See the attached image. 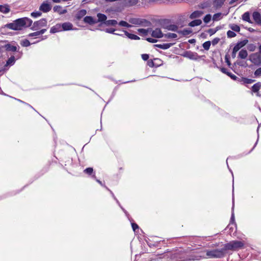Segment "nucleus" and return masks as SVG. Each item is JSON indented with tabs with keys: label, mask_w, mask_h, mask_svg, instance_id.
Listing matches in <instances>:
<instances>
[{
	"label": "nucleus",
	"mask_w": 261,
	"mask_h": 261,
	"mask_svg": "<svg viewBox=\"0 0 261 261\" xmlns=\"http://www.w3.org/2000/svg\"><path fill=\"white\" fill-rule=\"evenodd\" d=\"M33 21L28 18L23 17L17 19L13 22L7 23L6 27L13 30H21L23 28H28L31 26Z\"/></svg>",
	"instance_id": "f257e3e1"
},
{
	"label": "nucleus",
	"mask_w": 261,
	"mask_h": 261,
	"mask_svg": "<svg viewBox=\"0 0 261 261\" xmlns=\"http://www.w3.org/2000/svg\"><path fill=\"white\" fill-rule=\"evenodd\" d=\"M226 249L222 248L221 249H213L207 250L206 255L207 258H220L224 256L225 253Z\"/></svg>",
	"instance_id": "f03ea898"
},
{
	"label": "nucleus",
	"mask_w": 261,
	"mask_h": 261,
	"mask_svg": "<svg viewBox=\"0 0 261 261\" xmlns=\"http://www.w3.org/2000/svg\"><path fill=\"white\" fill-rule=\"evenodd\" d=\"M249 60L255 65L260 66L261 65V56L257 53L251 54L249 57Z\"/></svg>",
	"instance_id": "7ed1b4c3"
},
{
	"label": "nucleus",
	"mask_w": 261,
	"mask_h": 261,
	"mask_svg": "<svg viewBox=\"0 0 261 261\" xmlns=\"http://www.w3.org/2000/svg\"><path fill=\"white\" fill-rule=\"evenodd\" d=\"M47 25V20L45 18H42L38 21H35L31 28V29L34 31L39 30L42 27H46Z\"/></svg>",
	"instance_id": "20e7f679"
},
{
	"label": "nucleus",
	"mask_w": 261,
	"mask_h": 261,
	"mask_svg": "<svg viewBox=\"0 0 261 261\" xmlns=\"http://www.w3.org/2000/svg\"><path fill=\"white\" fill-rule=\"evenodd\" d=\"M244 245V243L240 241H232L229 242V250H238L241 248Z\"/></svg>",
	"instance_id": "39448f33"
},
{
	"label": "nucleus",
	"mask_w": 261,
	"mask_h": 261,
	"mask_svg": "<svg viewBox=\"0 0 261 261\" xmlns=\"http://www.w3.org/2000/svg\"><path fill=\"white\" fill-rule=\"evenodd\" d=\"M51 9L50 3L48 0L44 1L39 7V10L44 13L49 12Z\"/></svg>",
	"instance_id": "423d86ee"
},
{
	"label": "nucleus",
	"mask_w": 261,
	"mask_h": 261,
	"mask_svg": "<svg viewBox=\"0 0 261 261\" xmlns=\"http://www.w3.org/2000/svg\"><path fill=\"white\" fill-rule=\"evenodd\" d=\"M233 184L232 185V206L231 208V216L230 219V222H229V226L230 225H234L235 229L237 228V225L234 222V196H233Z\"/></svg>",
	"instance_id": "0eeeda50"
},
{
	"label": "nucleus",
	"mask_w": 261,
	"mask_h": 261,
	"mask_svg": "<svg viewBox=\"0 0 261 261\" xmlns=\"http://www.w3.org/2000/svg\"><path fill=\"white\" fill-rule=\"evenodd\" d=\"M14 44H16V45H12L10 43H7L5 45H4L2 47L5 48V49L8 51H12V52H15L17 51V48H19V46L16 44V42H15Z\"/></svg>",
	"instance_id": "6e6552de"
},
{
	"label": "nucleus",
	"mask_w": 261,
	"mask_h": 261,
	"mask_svg": "<svg viewBox=\"0 0 261 261\" xmlns=\"http://www.w3.org/2000/svg\"><path fill=\"white\" fill-rule=\"evenodd\" d=\"M185 57H186L190 59L194 60H197L201 58L200 56H198L197 53H193L192 51H187L185 54Z\"/></svg>",
	"instance_id": "1a4fd4ad"
},
{
	"label": "nucleus",
	"mask_w": 261,
	"mask_h": 261,
	"mask_svg": "<svg viewBox=\"0 0 261 261\" xmlns=\"http://www.w3.org/2000/svg\"><path fill=\"white\" fill-rule=\"evenodd\" d=\"M248 42V40L247 39H245L243 41L238 42L233 47L234 51H239L241 48L246 45Z\"/></svg>",
	"instance_id": "9d476101"
},
{
	"label": "nucleus",
	"mask_w": 261,
	"mask_h": 261,
	"mask_svg": "<svg viewBox=\"0 0 261 261\" xmlns=\"http://www.w3.org/2000/svg\"><path fill=\"white\" fill-rule=\"evenodd\" d=\"M252 17L257 24L261 25V15L258 12H254L252 14Z\"/></svg>",
	"instance_id": "9b49d317"
},
{
	"label": "nucleus",
	"mask_w": 261,
	"mask_h": 261,
	"mask_svg": "<svg viewBox=\"0 0 261 261\" xmlns=\"http://www.w3.org/2000/svg\"><path fill=\"white\" fill-rule=\"evenodd\" d=\"M203 14V12L201 11H198V10L195 11L194 12H193V13H192L190 14L189 18L191 19L198 18L200 17Z\"/></svg>",
	"instance_id": "f8f14e48"
},
{
	"label": "nucleus",
	"mask_w": 261,
	"mask_h": 261,
	"mask_svg": "<svg viewBox=\"0 0 261 261\" xmlns=\"http://www.w3.org/2000/svg\"><path fill=\"white\" fill-rule=\"evenodd\" d=\"M151 36L155 38H160L163 37V34L161 29L157 28L152 31Z\"/></svg>",
	"instance_id": "ddd939ff"
},
{
	"label": "nucleus",
	"mask_w": 261,
	"mask_h": 261,
	"mask_svg": "<svg viewBox=\"0 0 261 261\" xmlns=\"http://www.w3.org/2000/svg\"><path fill=\"white\" fill-rule=\"evenodd\" d=\"M84 21L85 23H88L89 24H93L97 23V20L95 19H94L92 16H86L84 18Z\"/></svg>",
	"instance_id": "4468645a"
},
{
	"label": "nucleus",
	"mask_w": 261,
	"mask_h": 261,
	"mask_svg": "<svg viewBox=\"0 0 261 261\" xmlns=\"http://www.w3.org/2000/svg\"><path fill=\"white\" fill-rule=\"evenodd\" d=\"M61 25L62 30L69 31L72 30L73 25L70 22H64Z\"/></svg>",
	"instance_id": "2eb2a0df"
},
{
	"label": "nucleus",
	"mask_w": 261,
	"mask_h": 261,
	"mask_svg": "<svg viewBox=\"0 0 261 261\" xmlns=\"http://www.w3.org/2000/svg\"><path fill=\"white\" fill-rule=\"evenodd\" d=\"M53 10L55 12L58 13L59 14H64L67 12V10L66 9H63L62 7L60 6H55Z\"/></svg>",
	"instance_id": "dca6fc26"
},
{
	"label": "nucleus",
	"mask_w": 261,
	"mask_h": 261,
	"mask_svg": "<svg viewBox=\"0 0 261 261\" xmlns=\"http://www.w3.org/2000/svg\"><path fill=\"white\" fill-rule=\"evenodd\" d=\"M97 16L98 19L97 20V23L98 22H102L104 24V22L107 21V16L102 13H98L97 14Z\"/></svg>",
	"instance_id": "f3484780"
},
{
	"label": "nucleus",
	"mask_w": 261,
	"mask_h": 261,
	"mask_svg": "<svg viewBox=\"0 0 261 261\" xmlns=\"http://www.w3.org/2000/svg\"><path fill=\"white\" fill-rule=\"evenodd\" d=\"M62 31L61 25L60 24H57L55 26L51 28L50 30V33L54 34Z\"/></svg>",
	"instance_id": "a211bd4d"
},
{
	"label": "nucleus",
	"mask_w": 261,
	"mask_h": 261,
	"mask_svg": "<svg viewBox=\"0 0 261 261\" xmlns=\"http://www.w3.org/2000/svg\"><path fill=\"white\" fill-rule=\"evenodd\" d=\"M248 56V53L246 49H241L238 54V58L241 59H245Z\"/></svg>",
	"instance_id": "6ab92c4d"
},
{
	"label": "nucleus",
	"mask_w": 261,
	"mask_h": 261,
	"mask_svg": "<svg viewBox=\"0 0 261 261\" xmlns=\"http://www.w3.org/2000/svg\"><path fill=\"white\" fill-rule=\"evenodd\" d=\"M242 19L250 23H252V21L250 19V13L249 12H246L242 16Z\"/></svg>",
	"instance_id": "aec40b11"
},
{
	"label": "nucleus",
	"mask_w": 261,
	"mask_h": 261,
	"mask_svg": "<svg viewBox=\"0 0 261 261\" xmlns=\"http://www.w3.org/2000/svg\"><path fill=\"white\" fill-rule=\"evenodd\" d=\"M86 13H87V11L86 10H84V9L81 10L77 12L75 17L77 19L80 20L85 15H86Z\"/></svg>",
	"instance_id": "412c9836"
},
{
	"label": "nucleus",
	"mask_w": 261,
	"mask_h": 261,
	"mask_svg": "<svg viewBox=\"0 0 261 261\" xmlns=\"http://www.w3.org/2000/svg\"><path fill=\"white\" fill-rule=\"evenodd\" d=\"M192 32L191 29H185L182 30L178 31L177 33L182 36H186L190 35Z\"/></svg>",
	"instance_id": "4be33fe9"
},
{
	"label": "nucleus",
	"mask_w": 261,
	"mask_h": 261,
	"mask_svg": "<svg viewBox=\"0 0 261 261\" xmlns=\"http://www.w3.org/2000/svg\"><path fill=\"white\" fill-rule=\"evenodd\" d=\"M172 45L173 44L172 43H163L160 44H156L155 46L161 49H167L170 48Z\"/></svg>",
	"instance_id": "5701e85b"
},
{
	"label": "nucleus",
	"mask_w": 261,
	"mask_h": 261,
	"mask_svg": "<svg viewBox=\"0 0 261 261\" xmlns=\"http://www.w3.org/2000/svg\"><path fill=\"white\" fill-rule=\"evenodd\" d=\"M202 23V21L200 19H195L189 23V26L191 27H194L196 26L200 25Z\"/></svg>",
	"instance_id": "b1692460"
},
{
	"label": "nucleus",
	"mask_w": 261,
	"mask_h": 261,
	"mask_svg": "<svg viewBox=\"0 0 261 261\" xmlns=\"http://www.w3.org/2000/svg\"><path fill=\"white\" fill-rule=\"evenodd\" d=\"M124 34L129 39H133V40H139L140 39V38L135 35V34H130V33H129L128 32H127V31H124Z\"/></svg>",
	"instance_id": "393cba45"
},
{
	"label": "nucleus",
	"mask_w": 261,
	"mask_h": 261,
	"mask_svg": "<svg viewBox=\"0 0 261 261\" xmlns=\"http://www.w3.org/2000/svg\"><path fill=\"white\" fill-rule=\"evenodd\" d=\"M104 24L107 26H115L118 24V22L116 20L111 19L104 22Z\"/></svg>",
	"instance_id": "a878e982"
},
{
	"label": "nucleus",
	"mask_w": 261,
	"mask_h": 261,
	"mask_svg": "<svg viewBox=\"0 0 261 261\" xmlns=\"http://www.w3.org/2000/svg\"><path fill=\"white\" fill-rule=\"evenodd\" d=\"M260 87H261V83L258 82V83H257L254 84L252 86L251 90L254 93L257 92L260 89Z\"/></svg>",
	"instance_id": "bb28decb"
},
{
	"label": "nucleus",
	"mask_w": 261,
	"mask_h": 261,
	"mask_svg": "<svg viewBox=\"0 0 261 261\" xmlns=\"http://www.w3.org/2000/svg\"><path fill=\"white\" fill-rule=\"evenodd\" d=\"M0 12L7 14L10 12V9L7 5H0Z\"/></svg>",
	"instance_id": "cd10ccee"
},
{
	"label": "nucleus",
	"mask_w": 261,
	"mask_h": 261,
	"mask_svg": "<svg viewBox=\"0 0 261 261\" xmlns=\"http://www.w3.org/2000/svg\"><path fill=\"white\" fill-rule=\"evenodd\" d=\"M15 62V60L14 56H12L11 57H10L8 60L7 61L6 64L5 65V66H9V65H13L14 64Z\"/></svg>",
	"instance_id": "c85d7f7f"
},
{
	"label": "nucleus",
	"mask_w": 261,
	"mask_h": 261,
	"mask_svg": "<svg viewBox=\"0 0 261 261\" xmlns=\"http://www.w3.org/2000/svg\"><path fill=\"white\" fill-rule=\"evenodd\" d=\"M20 45L23 47H28L30 45L31 43L28 39H24L20 41Z\"/></svg>",
	"instance_id": "c756f323"
},
{
	"label": "nucleus",
	"mask_w": 261,
	"mask_h": 261,
	"mask_svg": "<svg viewBox=\"0 0 261 261\" xmlns=\"http://www.w3.org/2000/svg\"><path fill=\"white\" fill-rule=\"evenodd\" d=\"M224 1V0H214V5L217 8L220 7L223 4Z\"/></svg>",
	"instance_id": "7c9ffc66"
},
{
	"label": "nucleus",
	"mask_w": 261,
	"mask_h": 261,
	"mask_svg": "<svg viewBox=\"0 0 261 261\" xmlns=\"http://www.w3.org/2000/svg\"><path fill=\"white\" fill-rule=\"evenodd\" d=\"M167 29L172 31H178V27L175 24H170L167 27Z\"/></svg>",
	"instance_id": "2f4dec72"
},
{
	"label": "nucleus",
	"mask_w": 261,
	"mask_h": 261,
	"mask_svg": "<svg viewBox=\"0 0 261 261\" xmlns=\"http://www.w3.org/2000/svg\"><path fill=\"white\" fill-rule=\"evenodd\" d=\"M247 48L250 51H253L255 50L256 45L253 43L248 44L247 46Z\"/></svg>",
	"instance_id": "473e14b6"
},
{
	"label": "nucleus",
	"mask_w": 261,
	"mask_h": 261,
	"mask_svg": "<svg viewBox=\"0 0 261 261\" xmlns=\"http://www.w3.org/2000/svg\"><path fill=\"white\" fill-rule=\"evenodd\" d=\"M211 44V41H207L203 43L202 46L205 50H208L210 49Z\"/></svg>",
	"instance_id": "72a5a7b5"
},
{
	"label": "nucleus",
	"mask_w": 261,
	"mask_h": 261,
	"mask_svg": "<svg viewBox=\"0 0 261 261\" xmlns=\"http://www.w3.org/2000/svg\"><path fill=\"white\" fill-rule=\"evenodd\" d=\"M119 25L122 27H125L126 28H130L132 27V25L128 24L127 22L121 20L119 22Z\"/></svg>",
	"instance_id": "f704fd0d"
},
{
	"label": "nucleus",
	"mask_w": 261,
	"mask_h": 261,
	"mask_svg": "<svg viewBox=\"0 0 261 261\" xmlns=\"http://www.w3.org/2000/svg\"><path fill=\"white\" fill-rule=\"evenodd\" d=\"M138 32L140 34H143L144 35H147L148 33V30L144 29H139L138 30Z\"/></svg>",
	"instance_id": "c9c22d12"
},
{
	"label": "nucleus",
	"mask_w": 261,
	"mask_h": 261,
	"mask_svg": "<svg viewBox=\"0 0 261 261\" xmlns=\"http://www.w3.org/2000/svg\"><path fill=\"white\" fill-rule=\"evenodd\" d=\"M211 15L210 14H207L204 16L203 18V21L205 23H207L211 21Z\"/></svg>",
	"instance_id": "e433bc0d"
},
{
	"label": "nucleus",
	"mask_w": 261,
	"mask_h": 261,
	"mask_svg": "<svg viewBox=\"0 0 261 261\" xmlns=\"http://www.w3.org/2000/svg\"><path fill=\"white\" fill-rule=\"evenodd\" d=\"M230 28L232 30L237 32H239L240 30V27L236 24H232L230 26Z\"/></svg>",
	"instance_id": "4c0bfd02"
},
{
	"label": "nucleus",
	"mask_w": 261,
	"mask_h": 261,
	"mask_svg": "<svg viewBox=\"0 0 261 261\" xmlns=\"http://www.w3.org/2000/svg\"><path fill=\"white\" fill-rule=\"evenodd\" d=\"M42 13L40 11L33 12L31 13V15L32 17L37 18L41 15Z\"/></svg>",
	"instance_id": "58836bf2"
},
{
	"label": "nucleus",
	"mask_w": 261,
	"mask_h": 261,
	"mask_svg": "<svg viewBox=\"0 0 261 261\" xmlns=\"http://www.w3.org/2000/svg\"><path fill=\"white\" fill-rule=\"evenodd\" d=\"M221 16V13H220L215 14L213 15V19L214 21H217L220 19Z\"/></svg>",
	"instance_id": "ea45409f"
},
{
	"label": "nucleus",
	"mask_w": 261,
	"mask_h": 261,
	"mask_svg": "<svg viewBox=\"0 0 261 261\" xmlns=\"http://www.w3.org/2000/svg\"><path fill=\"white\" fill-rule=\"evenodd\" d=\"M166 37L168 38H176L177 37V35L175 33H169L165 35Z\"/></svg>",
	"instance_id": "a19ab883"
},
{
	"label": "nucleus",
	"mask_w": 261,
	"mask_h": 261,
	"mask_svg": "<svg viewBox=\"0 0 261 261\" xmlns=\"http://www.w3.org/2000/svg\"><path fill=\"white\" fill-rule=\"evenodd\" d=\"M40 33L39 32V31H36L35 32H34V33H30L28 35V36L29 37H35L36 38H38V36H40Z\"/></svg>",
	"instance_id": "79ce46f5"
},
{
	"label": "nucleus",
	"mask_w": 261,
	"mask_h": 261,
	"mask_svg": "<svg viewBox=\"0 0 261 261\" xmlns=\"http://www.w3.org/2000/svg\"><path fill=\"white\" fill-rule=\"evenodd\" d=\"M254 74L255 77H259L261 76V67L258 68L257 69L254 73Z\"/></svg>",
	"instance_id": "37998d69"
},
{
	"label": "nucleus",
	"mask_w": 261,
	"mask_h": 261,
	"mask_svg": "<svg viewBox=\"0 0 261 261\" xmlns=\"http://www.w3.org/2000/svg\"><path fill=\"white\" fill-rule=\"evenodd\" d=\"M105 32L108 33L114 34V32L116 31L115 29L113 28H107L104 30Z\"/></svg>",
	"instance_id": "c03bdc74"
},
{
	"label": "nucleus",
	"mask_w": 261,
	"mask_h": 261,
	"mask_svg": "<svg viewBox=\"0 0 261 261\" xmlns=\"http://www.w3.org/2000/svg\"><path fill=\"white\" fill-rule=\"evenodd\" d=\"M93 170L92 168H87L84 170V172L89 175H90L93 172Z\"/></svg>",
	"instance_id": "a18cd8bd"
},
{
	"label": "nucleus",
	"mask_w": 261,
	"mask_h": 261,
	"mask_svg": "<svg viewBox=\"0 0 261 261\" xmlns=\"http://www.w3.org/2000/svg\"><path fill=\"white\" fill-rule=\"evenodd\" d=\"M217 30L215 29H210L207 31V33L212 36L214 34L217 32Z\"/></svg>",
	"instance_id": "49530a36"
},
{
	"label": "nucleus",
	"mask_w": 261,
	"mask_h": 261,
	"mask_svg": "<svg viewBox=\"0 0 261 261\" xmlns=\"http://www.w3.org/2000/svg\"><path fill=\"white\" fill-rule=\"evenodd\" d=\"M243 81L246 84H251L254 82V80L250 79L244 78Z\"/></svg>",
	"instance_id": "de8ad7c7"
},
{
	"label": "nucleus",
	"mask_w": 261,
	"mask_h": 261,
	"mask_svg": "<svg viewBox=\"0 0 261 261\" xmlns=\"http://www.w3.org/2000/svg\"><path fill=\"white\" fill-rule=\"evenodd\" d=\"M220 70L224 74L228 75V70L227 68L224 67H219Z\"/></svg>",
	"instance_id": "09e8293b"
},
{
	"label": "nucleus",
	"mask_w": 261,
	"mask_h": 261,
	"mask_svg": "<svg viewBox=\"0 0 261 261\" xmlns=\"http://www.w3.org/2000/svg\"><path fill=\"white\" fill-rule=\"evenodd\" d=\"M147 64H148V65L150 67H153L156 66V65H155V64L154 63V61L152 60H149L148 61Z\"/></svg>",
	"instance_id": "8fccbe9b"
},
{
	"label": "nucleus",
	"mask_w": 261,
	"mask_h": 261,
	"mask_svg": "<svg viewBox=\"0 0 261 261\" xmlns=\"http://www.w3.org/2000/svg\"><path fill=\"white\" fill-rule=\"evenodd\" d=\"M242 0H231L229 1V5H232L235 3H240Z\"/></svg>",
	"instance_id": "3c124183"
},
{
	"label": "nucleus",
	"mask_w": 261,
	"mask_h": 261,
	"mask_svg": "<svg viewBox=\"0 0 261 261\" xmlns=\"http://www.w3.org/2000/svg\"><path fill=\"white\" fill-rule=\"evenodd\" d=\"M96 181L98 183H99L101 186L105 187L108 191H109L111 192V193H112L113 194L112 191L108 188H107L106 186L103 185V184L102 183V182L100 180H99V179H96Z\"/></svg>",
	"instance_id": "603ef678"
},
{
	"label": "nucleus",
	"mask_w": 261,
	"mask_h": 261,
	"mask_svg": "<svg viewBox=\"0 0 261 261\" xmlns=\"http://www.w3.org/2000/svg\"><path fill=\"white\" fill-rule=\"evenodd\" d=\"M142 58L143 60L146 61L149 58V55L148 54H142Z\"/></svg>",
	"instance_id": "864d4df0"
},
{
	"label": "nucleus",
	"mask_w": 261,
	"mask_h": 261,
	"mask_svg": "<svg viewBox=\"0 0 261 261\" xmlns=\"http://www.w3.org/2000/svg\"><path fill=\"white\" fill-rule=\"evenodd\" d=\"M132 226L134 231H135L137 229L139 228L138 225L134 223L132 224Z\"/></svg>",
	"instance_id": "5fc2aeb1"
},
{
	"label": "nucleus",
	"mask_w": 261,
	"mask_h": 261,
	"mask_svg": "<svg viewBox=\"0 0 261 261\" xmlns=\"http://www.w3.org/2000/svg\"><path fill=\"white\" fill-rule=\"evenodd\" d=\"M220 39L219 38H215L212 41V44L213 45H215L216 44H217L218 43V42L219 41Z\"/></svg>",
	"instance_id": "6e6d98bb"
},
{
	"label": "nucleus",
	"mask_w": 261,
	"mask_h": 261,
	"mask_svg": "<svg viewBox=\"0 0 261 261\" xmlns=\"http://www.w3.org/2000/svg\"><path fill=\"white\" fill-rule=\"evenodd\" d=\"M236 35V34L234 32L229 30V38L234 37Z\"/></svg>",
	"instance_id": "4d7b16f0"
},
{
	"label": "nucleus",
	"mask_w": 261,
	"mask_h": 261,
	"mask_svg": "<svg viewBox=\"0 0 261 261\" xmlns=\"http://www.w3.org/2000/svg\"><path fill=\"white\" fill-rule=\"evenodd\" d=\"M229 77L233 79V80H236V79L238 78L235 75L230 73H229Z\"/></svg>",
	"instance_id": "13d9d810"
},
{
	"label": "nucleus",
	"mask_w": 261,
	"mask_h": 261,
	"mask_svg": "<svg viewBox=\"0 0 261 261\" xmlns=\"http://www.w3.org/2000/svg\"><path fill=\"white\" fill-rule=\"evenodd\" d=\"M147 40L148 41H149V42H152V43L156 42L157 41L156 40L152 39V38H147Z\"/></svg>",
	"instance_id": "bf43d9fd"
},
{
	"label": "nucleus",
	"mask_w": 261,
	"mask_h": 261,
	"mask_svg": "<svg viewBox=\"0 0 261 261\" xmlns=\"http://www.w3.org/2000/svg\"><path fill=\"white\" fill-rule=\"evenodd\" d=\"M225 62L228 65V54L226 53L225 57Z\"/></svg>",
	"instance_id": "052dcab7"
},
{
	"label": "nucleus",
	"mask_w": 261,
	"mask_h": 261,
	"mask_svg": "<svg viewBox=\"0 0 261 261\" xmlns=\"http://www.w3.org/2000/svg\"><path fill=\"white\" fill-rule=\"evenodd\" d=\"M46 31V29H43L41 30L40 31H39V32L40 33V35H41L44 34Z\"/></svg>",
	"instance_id": "680f3d73"
},
{
	"label": "nucleus",
	"mask_w": 261,
	"mask_h": 261,
	"mask_svg": "<svg viewBox=\"0 0 261 261\" xmlns=\"http://www.w3.org/2000/svg\"><path fill=\"white\" fill-rule=\"evenodd\" d=\"M237 51H234V49H233V51H232V54H231V56L233 58H235L236 57V53H237Z\"/></svg>",
	"instance_id": "e2e57ef3"
},
{
	"label": "nucleus",
	"mask_w": 261,
	"mask_h": 261,
	"mask_svg": "<svg viewBox=\"0 0 261 261\" xmlns=\"http://www.w3.org/2000/svg\"><path fill=\"white\" fill-rule=\"evenodd\" d=\"M189 42L190 43H194L195 42V40L194 39H190L189 40Z\"/></svg>",
	"instance_id": "0e129e2a"
},
{
	"label": "nucleus",
	"mask_w": 261,
	"mask_h": 261,
	"mask_svg": "<svg viewBox=\"0 0 261 261\" xmlns=\"http://www.w3.org/2000/svg\"><path fill=\"white\" fill-rule=\"evenodd\" d=\"M132 22L134 24H139L138 22V20H135V21H132Z\"/></svg>",
	"instance_id": "69168bd1"
},
{
	"label": "nucleus",
	"mask_w": 261,
	"mask_h": 261,
	"mask_svg": "<svg viewBox=\"0 0 261 261\" xmlns=\"http://www.w3.org/2000/svg\"><path fill=\"white\" fill-rule=\"evenodd\" d=\"M54 3H59L61 2V0H52Z\"/></svg>",
	"instance_id": "338daca9"
},
{
	"label": "nucleus",
	"mask_w": 261,
	"mask_h": 261,
	"mask_svg": "<svg viewBox=\"0 0 261 261\" xmlns=\"http://www.w3.org/2000/svg\"><path fill=\"white\" fill-rule=\"evenodd\" d=\"M258 53L260 55L261 54V44L259 46V53Z\"/></svg>",
	"instance_id": "774afa93"
}]
</instances>
